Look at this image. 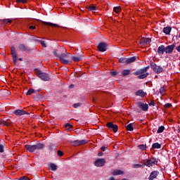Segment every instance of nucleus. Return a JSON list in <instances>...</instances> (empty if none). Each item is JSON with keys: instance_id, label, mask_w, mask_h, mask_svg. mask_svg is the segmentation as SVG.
<instances>
[{"instance_id": "nucleus-1", "label": "nucleus", "mask_w": 180, "mask_h": 180, "mask_svg": "<svg viewBox=\"0 0 180 180\" xmlns=\"http://www.w3.org/2000/svg\"><path fill=\"white\" fill-rule=\"evenodd\" d=\"M25 148H26L27 151H29V153H34L36 150H43V148H44V144L39 143L36 145H25Z\"/></svg>"}, {"instance_id": "nucleus-2", "label": "nucleus", "mask_w": 180, "mask_h": 180, "mask_svg": "<svg viewBox=\"0 0 180 180\" xmlns=\"http://www.w3.org/2000/svg\"><path fill=\"white\" fill-rule=\"evenodd\" d=\"M36 75L42 81H49L50 79V75L46 72H43L41 70L36 68L34 70Z\"/></svg>"}, {"instance_id": "nucleus-3", "label": "nucleus", "mask_w": 180, "mask_h": 180, "mask_svg": "<svg viewBox=\"0 0 180 180\" xmlns=\"http://www.w3.org/2000/svg\"><path fill=\"white\" fill-rule=\"evenodd\" d=\"M65 53L60 54L59 60L62 64L67 65L68 64H71V61L68 59V53H67V49H64Z\"/></svg>"}, {"instance_id": "nucleus-4", "label": "nucleus", "mask_w": 180, "mask_h": 180, "mask_svg": "<svg viewBox=\"0 0 180 180\" xmlns=\"http://www.w3.org/2000/svg\"><path fill=\"white\" fill-rule=\"evenodd\" d=\"M143 162L144 165H146V167H153V165H157V162H158L155 158H153L152 159H146L143 160Z\"/></svg>"}, {"instance_id": "nucleus-5", "label": "nucleus", "mask_w": 180, "mask_h": 180, "mask_svg": "<svg viewBox=\"0 0 180 180\" xmlns=\"http://www.w3.org/2000/svg\"><path fill=\"white\" fill-rule=\"evenodd\" d=\"M11 55L13 58V62L14 63V64H16L18 61V53L16 52V48H15L14 46H12L11 47Z\"/></svg>"}, {"instance_id": "nucleus-6", "label": "nucleus", "mask_w": 180, "mask_h": 180, "mask_svg": "<svg viewBox=\"0 0 180 180\" xmlns=\"http://www.w3.org/2000/svg\"><path fill=\"white\" fill-rule=\"evenodd\" d=\"M106 126L107 127H108V129H110V130H112L114 133L117 132V130H118L117 125L113 124V122H108Z\"/></svg>"}, {"instance_id": "nucleus-7", "label": "nucleus", "mask_w": 180, "mask_h": 180, "mask_svg": "<svg viewBox=\"0 0 180 180\" xmlns=\"http://www.w3.org/2000/svg\"><path fill=\"white\" fill-rule=\"evenodd\" d=\"M97 48L99 51H106V49L108 48V44H106V42H100Z\"/></svg>"}, {"instance_id": "nucleus-8", "label": "nucleus", "mask_w": 180, "mask_h": 180, "mask_svg": "<svg viewBox=\"0 0 180 180\" xmlns=\"http://www.w3.org/2000/svg\"><path fill=\"white\" fill-rule=\"evenodd\" d=\"M105 162H106V160H105L104 158L97 159L94 162V165L96 167H103V165H105Z\"/></svg>"}, {"instance_id": "nucleus-9", "label": "nucleus", "mask_w": 180, "mask_h": 180, "mask_svg": "<svg viewBox=\"0 0 180 180\" xmlns=\"http://www.w3.org/2000/svg\"><path fill=\"white\" fill-rule=\"evenodd\" d=\"M151 43V39L150 38H141L139 41V44L141 46H148Z\"/></svg>"}, {"instance_id": "nucleus-10", "label": "nucleus", "mask_w": 180, "mask_h": 180, "mask_svg": "<svg viewBox=\"0 0 180 180\" xmlns=\"http://www.w3.org/2000/svg\"><path fill=\"white\" fill-rule=\"evenodd\" d=\"M138 108H139V109H141V110H143V112H147V110H148V104L139 102Z\"/></svg>"}, {"instance_id": "nucleus-11", "label": "nucleus", "mask_w": 180, "mask_h": 180, "mask_svg": "<svg viewBox=\"0 0 180 180\" xmlns=\"http://www.w3.org/2000/svg\"><path fill=\"white\" fill-rule=\"evenodd\" d=\"M18 49L19 50H20L21 51H24L25 53H29L30 51V47L29 46H26L25 44H20L18 45Z\"/></svg>"}, {"instance_id": "nucleus-12", "label": "nucleus", "mask_w": 180, "mask_h": 180, "mask_svg": "<svg viewBox=\"0 0 180 180\" xmlns=\"http://www.w3.org/2000/svg\"><path fill=\"white\" fill-rule=\"evenodd\" d=\"M148 68H150V66H147L146 68H143V69H140L136 72H134V75H140L141 74H144V72H147V71H148Z\"/></svg>"}, {"instance_id": "nucleus-13", "label": "nucleus", "mask_w": 180, "mask_h": 180, "mask_svg": "<svg viewBox=\"0 0 180 180\" xmlns=\"http://www.w3.org/2000/svg\"><path fill=\"white\" fill-rule=\"evenodd\" d=\"M174 49H175V45L174 44L167 46L165 48L166 54H171V53H172V51H174Z\"/></svg>"}, {"instance_id": "nucleus-14", "label": "nucleus", "mask_w": 180, "mask_h": 180, "mask_svg": "<svg viewBox=\"0 0 180 180\" xmlns=\"http://www.w3.org/2000/svg\"><path fill=\"white\" fill-rule=\"evenodd\" d=\"M14 115H16V116H22L23 115H30V112H27L25 110H17L13 112Z\"/></svg>"}, {"instance_id": "nucleus-15", "label": "nucleus", "mask_w": 180, "mask_h": 180, "mask_svg": "<svg viewBox=\"0 0 180 180\" xmlns=\"http://www.w3.org/2000/svg\"><path fill=\"white\" fill-rule=\"evenodd\" d=\"M86 143H88V141L86 140H76L73 141V146L77 147V146H82V144H86Z\"/></svg>"}, {"instance_id": "nucleus-16", "label": "nucleus", "mask_w": 180, "mask_h": 180, "mask_svg": "<svg viewBox=\"0 0 180 180\" xmlns=\"http://www.w3.org/2000/svg\"><path fill=\"white\" fill-rule=\"evenodd\" d=\"M135 95L136 96H141V98H144L146 95H147V93L144 92L142 89L138 90L136 93Z\"/></svg>"}, {"instance_id": "nucleus-17", "label": "nucleus", "mask_w": 180, "mask_h": 180, "mask_svg": "<svg viewBox=\"0 0 180 180\" xmlns=\"http://www.w3.org/2000/svg\"><path fill=\"white\" fill-rule=\"evenodd\" d=\"M43 25H45L46 26H51L52 27H60V26L57 24L51 23V22H47L44 21H41Z\"/></svg>"}, {"instance_id": "nucleus-18", "label": "nucleus", "mask_w": 180, "mask_h": 180, "mask_svg": "<svg viewBox=\"0 0 180 180\" xmlns=\"http://www.w3.org/2000/svg\"><path fill=\"white\" fill-rule=\"evenodd\" d=\"M158 176V173L157 171H153L150 173V175L149 176V180H154L157 176Z\"/></svg>"}, {"instance_id": "nucleus-19", "label": "nucleus", "mask_w": 180, "mask_h": 180, "mask_svg": "<svg viewBox=\"0 0 180 180\" xmlns=\"http://www.w3.org/2000/svg\"><path fill=\"white\" fill-rule=\"evenodd\" d=\"M150 65L152 70H153L155 72L158 73V68L157 66V64L154 62H151Z\"/></svg>"}, {"instance_id": "nucleus-20", "label": "nucleus", "mask_w": 180, "mask_h": 180, "mask_svg": "<svg viewBox=\"0 0 180 180\" xmlns=\"http://www.w3.org/2000/svg\"><path fill=\"white\" fill-rule=\"evenodd\" d=\"M137 60V57L132 56L131 58H127V64H131V63H134Z\"/></svg>"}, {"instance_id": "nucleus-21", "label": "nucleus", "mask_w": 180, "mask_h": 180, "mask_svg": "<svg viewBox=\"0 0 180 180\" xmlns=\"http://www.w3.org/2000/svg\"><path fill=\"white\" fill-rule=\"evenodd\" d=\"M171 30H172L171 27H165L163 28L162 32L165 34H169V33H171Z\"/></svg>"}, {"instance_id": "nucleus-22", "label": "nucleus", "mask_w": 180, "mask_h": 180, "mask_svg": "<svg viewBox=\"0 0 180 180\" xmlns=\"http://www.w3.org/2000/svg\"><path fill=\"white\" fill-rule=\"evenodd\" d=\"M124 172L120 170V169H115L112 172V175L116 176V175H124Z\"/></svg>"}, {"instance_id": "nucleus-23", "label": "nucleus", "mask_w": 180, "mask_h": 180, "mask_svg": "<svg viewBox=\"0 0 180 180\" xmlns=\"http://www.w3.org/2000/svg\"><path fill=\"white\" fill-rule=\"evenodd\" d=\"M165 53V46L161 45L158 47V54H164Z\"/></svg>"}, {"instance_id": "nucleus-24", "label": "nucleus", "mask_w": 180, "mask_h": 180, "mask_svg": "<svg viewBox=\"0 0 180 180\" xmlns=\"http://www.w3.org/2000/svg\"><path fill=\"white\" fill-rule=\"evenodd\" d=\"M34 92H40V89L39 90H34L33 89H30L27 93H26V95H32V94H34Z\"/></svg>"}, {"instance_id": "nucleus-25", "label": "nucleus", "mask_w": 180, "mask_h": 180, "mask_svg": "<svg viewBox=\"0 0 180 180\" xmlns=\"http://www.w3.org/2000/svg\"><path fill=\"white\" fill-rule=\"evenodd\" d=\"M138 78L139 79H144V78H147L148 77V73H142L141 75H138Z\"/></svg>"}, {"instance_id": "nucleus-26", "label": "nucleus", "mask_w": 180, "mask_h": 180, "mask_svg": "<svg viewBox=\"0 0 180 180\" xmlns=\"http://www.w3.org/2000/svg\"><path fill=\"white\" fill-rule=\"evenodd\" d=\"M71 60L75 61V63H78L79 61H81V56H72Z\"/></svg>"}, {"instance_id": "nucleus-27", "label": "nucleus", "mask_w": 180, "mask_h": 180, "mask_svg": "<svg viewBox=\"0 0 180 180\" xmlns=\"http://www.w3.org/2000/svg\"><path fill=\"white\" fill-rule=\"evenodd\" d=\"M154 148H158V143H155L153 144L152 148L150 149V151L153 154L155 153V150H154Z\"/></svg>"}, {"instance_id": "nucleus-28", "label": "nucleus", "mask_w": 180, "mask_h": 180, "mask_svg": "<svg viewBox=\"0 0 180 180\" xmlns=\"http://www.w3.org/2000/svg\"><path fill=\"white\" fill-rule=\"evenodd\" d=\"M130 74V70H124L122 72V77H127Z\"/></svg>"}, {"instance_id": "nucleus-29", "label": "nucleus", "mask_w": 180, "mask_h": 180, "mask_svg": "<svg viewBox=\"0 0 180 180\" xmlns=\"http://www.w3.org/2000/svg\"><path fill=\"white\" fill-rule=\"evenodd\" d=\"M126 129L128 131H133V130H134V129L133 128V124H129L127 127H126Z\"/></svg>"}, {"instance_id": "nucleus-30", "label": "nucleus", "mask_w": 180, "mask_h": 180, "mask_svg": "<svg viewBox=\"0 0 180 180\" xmlns=\"http://www.w3.org/2000/svg\"><path fill=\"white\" fill-rule=\"evenodd\" d=\"M50 169L51 171H57V165L54 163H51Z\"/></svg>"}, {"instance_id": "nucleus-31", "label": "nucleus", "mask_w": 180, "mask_h": 180, "mask_svg": "<svg viewBox=\"0 0 180 180\" xmlns=\"http://www.w3.org/2000/svg\"><path fill=\"white\" fill-rule=\"evenodd\" d=\"M8 23H12V20L5 19V20H1V25H6Z\"/></svg>"}, {"instance_id": "nucleus-32", "label": "nucleus", "mask_w": 180, "mask_h": 180, "mask_svg": "<svg viewBox=\"0 0 180 180\" xmlns=\"http://www.w3.org/2000/svg\"><path fill=\"white\" fill-rule=\"evenodd\" d=\"M0 124H2V126H11L12 124V122H8L7 121H1Z\"/></svg>"}, {"instance_id": "nucleus-33", "label": "nucleus", "mask_w": 180, "mask_h": 180, "mask_svg": "<svg viewBox=\"0 0 180 180\" xmlns=\"http://www.w3.org/2000/svg\"><path fill=\"white\" fill-rule=\"evenodd\" d=\"M164 130H165V127H164V125H160L158 127V133H163Z\"/></svg>"}, {"instance_id": "nucleus-34", "label": "nucleus", "mask_w": 180, "mask_h": 180, "mask_svg": "<svg viewBox=\"0 0 180 180\" xmlns=\"http://www.w3.org/2000/svg\"><path fill=\"white\" fill-rule=\"evenodd\" d=\"M165 91H167V89H165V86H162V87H160V95H164V94H165Z\"/></svg>"}, {"instance_id": "nucleus-35", "label": "nucleus", "mask_w": 180, "mask_h": 180, "mask_svg": "<svg viewBox=\"0 0 180 180\" xmlns=\"http://www.w3.org/2000/svg\"><path fill=\"white\" fill-rule=\"evenodd\" d=\"M53 54L55 56V57H58V58H60L61 56V54H58V51L57 49L53 50Z\"/></svg>"}, {"instance_id": "nucleus-36", "label": "nucleus", "mask_w": 180, "mask_h": 180, "mask_svg": "<svg viewBox=\"0 0 180 180\" xmlns=\"http://www.w3.org/2000/svg\"><path fill=\"white\" fill-rule=\"evenodd\" d=\"M119 61L122 64H127V58H121L119 59Z\"/></svg>"}, {"instance_id": "nucleus-37", "label": "nucleus", "mask_w": 180, "mask_h": 180, "mask_svg": "<svg viewBox=\"0 0 180 180\" xmlns=\"http://www.w3.org/2000/svg\"><path fill=\"white\" fill-rule=\"evenodd\" d=\"M65 129H66V130H71V129H72V125H71V124L66 123L65 124Z\"/></svg>"}, {"instance_id": "nucleus-38", "label": "nucleus", "mask_w": 180, "mask_h": 180, "mask_svg": "<svg viewBox=\"0 0 180 180\" xmlns=\"http://www.w3.org/2000/svg\"><path fill=\"white\" fill-rule=\"evenodd\" d=\"M113 11H114V12H115V13H119V12H120V11H122V8L120 6L114 7Z\"/></svg>"}, {"instance_id": "nucleus-39", "label": "nucleus", "mask_w": 180, "mask_h": 180, "mask_svg": "<svg viewBox=\"0 0 180 180\" xmlns=\"http://www.w3.org/2000/svg\"><path fill=\"white\" fill-rule=\"evenodd\" d=\"M88 9H89V11H96V6H95L94 5L89 6Z\"/></svg>"}, {"instance_id": "nucleus-40", "label": "nucleus", "mask_w": 180, "mask_h": 180, "mask_svg": "<svg viewBox=\"0 0 180 180\" xmlns=\"http://www.w3.org/2000/svg\"><path fill=\"white\" fill-rule=\"evenodd\" d=\"M39 43L42 46V47H47V45L46 44V42L43 40H39Z\"/></svg>"}, {"instance_id": "nucleus-41", "label": "nucleus", "mask_w": 180, "mask_h": 180, "mask_svg": "<svg viewBox=\"0 0 180 180\" xmlns=\"http://www.w3.org/2000/svg\"><path fill=\"white\" fill-rule=\"evenodd\" d=\"M17 4H26L27 1L26 0H16Z\"/></svg>"}, {"instance_id": "nucleus-42", "label": "nucleus", "mask_w": 180, "mask_h": 180, "mask_svg": "<svg viewBox=\"0 0 180 180\" xmlns=\"http://www.w3.org/2000/svg\"><path fill=\"white\" fill-rule=\"evenodd\" d=\"M139 150H145L146 148V145H139Z\"/></svg>"}, {"instance_id": "nucleus-43", "label": "nucleus", "mask_w": 180, "mask_h": 180, "mask_svg": "<svg viewBox=\"0 0 180 180\" xmlns=\"http://www.w3.org/2000/svg\"><path fill=\"white\" fill-rule=\"evenodd\" d=\"M82 105V103H75L73 104V108H79V106H81Z\"/></svg>"}, {"instance_id": "nucleus-44", "label": "nucleus", "mask_w": 180, "mask_h": 180, "mask_svg": "<svg viewBox=\"0 0 180 180\" xmlns=\"http://www.w3.org/2000/svg\"><path fill=\"white\" fill-rule=\"evenodd\" d=\"M110 75L112 77H116V75H117V71L110 72Z\"/></svg>"}, {"instance_id": "nucleus-45", "label": "nucleus", "mask_w": 180, "mask_h": 180, "mask_svg": "<svg viewBox=\"0 0 180 180\" xmlns=\"http://www.w3.org/2000/svg\"><path fill=\"white\" fill-rule=\"evenodd\" d=\"M58 157H63V155H64V153L61 150H58Z\"/></svg>"}, {"instance_id": "nucleus-46", "label": "nucleus", "mask_w": 180, "mask_h": 180, "mask_svg": "<svg viewBox=\"0 0 180 180\" xmlns=\"http://www.w3.org/2000/svg\"><path fill=\"white\" fill-rule=\"evenodd\" d=\"M171 106H172V104L169 103H167L165 104V105H164V107L167 108H171Z\"/></svg>"}, {"instance_id": "nucleus-47", "label": "nucleus", "mask_w": 180, "mask_h": 180, "mask_svg": "<svg viewBox=\"0 0 180 180\" xmlns=\"http://www.w3.org/2000/svg\"><path fill=\"white\" fill-rule=\"evenodd\" d=\"M19 180H30V179H29L26 176H22L19 179Z\"/></svg>"}, {"instance_id": "nucleus-48", "label": "nucleus", "mask_w": 180, "mask_h": 180, "mask_svg": "<svg viewBox=\"0 0 180 180\" xmlns=\"http://www.w3.org/2000/svg\"><path fill=\"white\" fill-rule=\"evenodd\" d=\"M164 71V68L162 67L158 66V72H162Z\"/></svg>"}, {"instance_id": "nucleus-49", "label": "nucleus", "mask_w": 180, "mask_h": 180, "mask_svg": "<svg viewBox=\"0 0 180 180\" xmlns=\"http://www.w3.org/2000/svg\"><path fill=\"white\" fill-rule=\"evenodd\" d=\"M0 153H4V145L0 144Z\"/></svg>"}, {"instance_id": "nucleus-50", "label": "nucleus", "mask_w": 180, "mask_h": 180, "mask_svg": "<svg viewBox=\"0 0 180 180\" xmlns=\"http://www.w3.org/2000/svg\"><path fill=\"white\" fill-rule=\"evenodd\" d=\"M141 167H143L142 165H139V164L135 165V168H141Z\"/></svg>"}, {"instance_id": "nucleus-51", "label": "nucleus", "mask_w": 180, "mask_h": 180, "mask_svg": "<svg viewBox=\"0 0 180 180\" xmlns=\"http://www.w3.org/2000/svg\"><path fill=\"white\" fill-rule=\"evenodd\" d=\"M29 29H31L32 30H34V29H36V26H34V25H31L29 27Z\"/></svg>"}, {"instance_id": "nucleus-52", "label": "nucleus", "mask_w": 180, "mask_h": 180, "mask_svg": "<svg viewBox=\"0 0 180 180\" xmlns=\"http://www.w3.org/2000/svg\"><path fill=\"white\" fill-rule=\"evenodd\" d=\"M106 148H108V147H106V146H102L101 147L102 151H106Z\"/></svg>"}, {"instance_id": "nucleus-53", "label": "nucleus", "mask_w": 180, "mask_h": 180, "mask_svg": "<svg viewBox=\"0 0 180 180\" xmlns=\"http://www.w3.org/2000/svg\"><path fill=\"white\" fill-rule=\"evenodd\" d=\"M155 104L154 103V101H151L149 103V106H154Z\"/></svg>"}, {"instance_id": "nucleus-54", "label": "nucleus", "mask_w": 180, "mask_h": 180, "mask_svg": "<svg viewBox=\"0 0 180 180\" xmlns=\"http://www.w3.org/2000/svg\"><path fill=\"white\" fill-rule=\"evenodd\" d=\"M98 157H102V155H103V153L100 152L98 153Z\"/></svg>"}, {"instance_id": "nucleus-55", "label": "nucleus", "mask_w": 180, "mask_h": 180, "mask_svg": "<svg viewBox=\"0 0 180 180\" xmlns=\"http://www.w3.org/2000/svg\"><path fill=\"white\" fill-rule=\"evenodd\" d=\"M176 50H177L179 53H180V45L176 48Z\"/></svg>"}, {"instance_id": "nucleus-56", "label": "nucleus", "mask_w": 180, "mask_h": 180, "mask_svg": "<svg viewBox=\"0 0 180 180\" xmlns=\"http://www.w3.org/2000/svg\"><path fill=\"white\" fill-rule=\"evenodd\" d=\"M18 60H19V61H22V58H18Z\"/></svg>"}, {"instance_id": "nucleus-57", "label": "nucleus", "mask_w": 180, "mask_h": 180, "mask_svg": "<svg viewBox=\"0 0 180 180\" xmlns=\"http://www.w3.org/2000/svg\"><path fill=\"white\" fill-rule=\"evenodd\" d=\"M158 148H161V144H158Z\"/></svg>"}, {"instance_id": "nucleus-58", "label": "nucleus", "mask_w": 180, "mask_h": 180, "mask_svg": "<svg viewBox=\"0 0 180 180\" xmlns=\"http://www.w3.org/2000/svg\"><path fill=\"white\" fill-rule=\"evenodd\" d=\"M70 88H74V85L71 84V85L70 86Z\"/></svg>"}, {"instance_id": "nucleus-59", "label": "nucleus", "mask_w": 180, "mask_h": 180, "mask_svg": "<svg viewBox=\"0 0 180 180\" xmlns=\"http://www.w3.org/2000/svg\"><path fill=\"white\" fill-rule=\"evenodd\" d=\"M178 133H180V127L178 129Z\"/></svg>"}, {"instance_id": "nucleus-60", "label": "nucleus", "mask_w": 180, "mask_h": 180, "mask_svg": "<svg viewBox=\"0 0 180 180\" xmlns=\"http://www.w3.org/2000/svg\"><path fill=\"white\" fill-rule=\"evenodd\" d=\"M110 180H115L114 177H111Z\"/></svg>"}, {"instance_id": "nucleus-61", "label": "nucleus", "mask_w": 180, "mask_h": 180, "mask_svg": "<svg viewBox=\"0 0 180 180\" xmlns=\"http://www.w3.org/2000/svg\"><path fill=\"white\" fill-rule=\"evenodd\" d=\"M162 23H164L165 20L164 19H162V21H161Z\"/></svg>"}, {"instance_id": "nucleus-62", "label": "nucleus", "mask_w": 180, "mask_h": 180, "mask_svg": "<svg viewBox=\"0 0 180 180\" xmlns=\"http://www.w3.org/2000/svg\"><path fill=\"white\" fill-rule=\"evenodd\" d=\"M160 99H162V96L160 97Z\"/></svg>"}, {"instance_id": "nucleus-63", "label": "nucleus", "mask_w": 180, "mask_h": 180, "mask_svg": "<svg viewBox=\"0 0 180 180\" xmlns=\"http://www.w3.org/2000/svg\"><path fill=\"white\" fill-rule=\"evenodd\" d=\"M158 103H159V105H161V103L160 102Z\"/></svg>"}, {"instance_id": "nucleus-64", "label": "nucleus", "mask_w": 180, "mask_h": 180, "mask_svg": "<svg viewBox=\"0 0 180 180\" xmlns=\"http://www.w3.org/2000/svg\"><path fill=\"white\" fill-rule=\"evenodd\" d=\"M0 22H2V20H0Z\"/></svg>"}]
</instances>
